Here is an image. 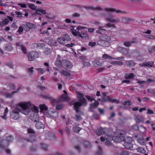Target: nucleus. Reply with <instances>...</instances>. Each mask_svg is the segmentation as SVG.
Segmentation results:
<instances>
[{
    "label": "nucleus",
    "mask_w": 155,
    "mask_h": 155,
    "mask_svg": "<svg viewBox=\"0 0 155 155\" xmlns=\"http://www.w3.org/2000/svg\"><path fill=\"white\" fill-rule=\"evenodd\" d=\"M27 107V103H19L12 110V112L10 113L11 117L14 120H18L19 117V113L20 112L25 115L28 114L30 109L26 108Z\"/></svg>",
    "instance_id": "nucleus-1"
},
{
    "label": "nucleus",
    "mask_w": 155,
    "mask_h": 155,
    "mask_svg": "<svg viewBox=\"0 0 155 155\" xmlns=\"http://www.w3.org/2000/svg\"><path fill=\"white\" fill-rule=\"evenodd\" d=\"M27 107L26 108L30 109L29 113L31 111L33 112L31 113L30 115V119L34 122L39 121V117L38 115L39 111L38 108L31 104L30 102H27Z\"/></svg>",
    "instance_id": "nucleus-2"
},
{
    "label": "nucleus",
    "mask_w": 155,
    "mask_h": 155,
    "mask_svg": "<svg viewBox=\"0 0 155 155\" xmlns=\"http://www.w3.org/2000/svg\"><path fill=\"white\" fill-rule=\"evenodd\" d=\"M102 15L108 21L110 22V23H108L106 24V26L108 27H112L114 28L116 27L115 25L112 23H117L119 22L120 21L119 18L114 19L113 18L114 17V16L113 15L110 14L109 15L105 14H103Z\"/></svg>",
    "instance_id": "nucleus-3"
},
{
    "label": "nucleus",
    "mask_w": 155,
    "mask_h": 155,
    "mask_svg": "<svg viewBox=\"0 0 155 155\" xmlns=\"http://www.w3.org/2000/svg\"><path fill=\"white\" fill-rule=\"evenodd\" d=\"M77 98L79 101L75 102L74 105L78 106V107L86 106L87 104V102L86 99L84 97V94L83 93L80 92H77Z\"/></svg>",
    "instance_id": "nucleus-4"
},
{
    "label": "nucleus",
    "mask_w": 155,
    "mask_h": 155,
    "mask_svg": "<svg viewBox=\"0 0 155 155\" xmlns=\"http://www.w3.org/2000/svg\"><path fill=\"white\" fill-rule=\"evenodd\" d=\"M123 141L124 142L123 144L124 147L127 149L132 150L133 148V145L132 143L133 140L132 138L129 137H122Z\"/></svg>",
    "instance_id": "nucleus-5"
},
{
    "label": "nucleus",
    "mask_w": 155,
    "mask_h": 155,
    "mask_svg": "<svg viewBox=\"0 0 155 155\" xmlns=\"http://www.w3.org/2000/svg\"><path fill=\"white\" fill-rule=\"evenodd\" d=\"M8 144L6 140L4 139L1 140L0 142V148L5 150V151L8 154H10L11 151L8 148Z\"/></svg>",
    "instance_id": "nucleus-6"
},
{
    "label": "nucleus",
    "mask_w": 155,
    "mask_h": 155,
    "mask_svg": "<svg viewBox=\"0 0 155 155\" xmlns=\"http://www.w3.org/2000/svg\"><path fill=\"white\" fill-rule=\"evenodd\" d=\"M46 114L48 117L54 119L58 117L59 113L57 111L52 110L46 113Z\"/></svg>",
    "instance_id": "nucleus-7"
},
{
    "label": "nucleus",
    "mask_w": 155,
    "mask_h": 155,
    "mask_svg": "<svg viewBox=\"0 0 155 155\" xmlns=\"http://www.w3.org/2000/svg\"><path fill=\"white\" fill-rule=\"evenodd\" d=\"M63 67L66 69L68 71L70 72V70L72 68L73 65L68 60H65L62 61Z\"/></svg>",
    "instance_id": "nucleus-8"
},
{
    "label": "nucleus",
    "mask_w": 155,
    "mask_h": 155,
    "mask_svg": "<svg viewBox=\"0 0 155 155\" xmlns=\"http://www.w3.org/2000/svg\"><path fill=\"white\" fill-rule=\"evenodd\" d=\"M27 55L28 61H33L35 58L38 57L39 54L36 51H32L29 52Z\"/></svg>",
    "instance_id": "nucleus-9"
},
{
    "label": "nucleus",
    "mask_w": 155,
    "mask_h": 155,
    "mask_svg": "<svg viewBox=\"0 0 155 155\" xmlns=\"http://www.w3.org/2000/svg\"><path fill=\"white\" fill-rule=\"evenodd\" d=\"M117 50L118 52L124 55H127L129 53L128 49L123 47L119 46L117 47Z\"/></svg>",
    "instance_id": "nucleus-10"
},
{
    "label": "nucleus",
    "mask_w": 155,
    "mask_h": 155,
    "mask_svg": "<svg viewBox=\"0 0 155 155\" xmlns=\"http://www.w3.org/2000/svg\"><path fill=\"white\" fill-rule=\"evenodd\" d=\"M83 8H84L87 9H90L92 10H98L102 11L103 10L102 8L100 6H97L94 7L91 6H83Z\"/></svg>",
    "instance_id": "nucleus-11"
},
{
    "label": "nucleus",
    "mask_w": 155,
    "mask_h": 155,
    "mask_svg": "<svg viewBox=\"0 0 155 155\" xmlns=\"http://www.w3.org/2000/svg\"><path fill=\"white\" fill-rule=\"evenodd\" d=\"M154 62L153 61L151 62L148 61L146 62H143L142 64H140V65L141 67H151L153 66L154 65Z\"/></svg>",
    "instance_id": "nucleus-12"
},
{
    "label": "nucleus",
    "mask_w": 155,
    "mask_h": 155,
    "mask_svg": "<svg viewBox=\"0 0 155 155\" xmlns=\"http://www.w3.org/2000/svg\"><path fill=\"white\" fill-rule=\"evenodd\" d=\"M22 86H20L18 88L16 91H13L12 93H7L6 94L5 97L7 98H11L12 97L14 94L18 93L22 88Z\"/></svg>",
    "instance_id": "nucleus-13"
},
{
    "label": "nucleus",
    "mask_w": 155,
    "mask_h": 155,
    "mask_svg": "<svg viewBox=\"0 0 155 155\" xmlns=\"http://www.w3.org/2000/svg\"><path fill=\"white\" fill-rule=\"evenodd\" d=\"M100 139L101 141L102 142L104 141L105 140L108 141V143H107V142L106 141V142L105 143L107 144L110 145V141H111V140L110 136L107 135H105L104 136V137H101Z\"/></svg>",
    "instance_id": "nucleus-14"
},
{
    "label": "nucleus",
    "mask_w": 155,
    "mask_h": 155,
    "mask_svg": "<svg viewBox=\"0 0 155 155\" xmlns=\"http://www.w3.org/2000/svg\"><path fill=\"white\" fill-rule=\"evenodd\" d=\"M48 44L51 46H57V42L56 40L51 39L50 38H48Z\"/></svg>",
    "instance_id": "nucleus-15"
},
{
    "label": "nucleus",
    "mask_w": 155,
    "mask_h": 155,
    "mask_svg": "<svg viewBox=\"0 0 155 155\" xmlns=\"http://www.w3.org/2000/svg\"><path fill=\"white\" fill-rule=\"evenodd\" d=\"M110 97H109L106 94V93L103 92V97L101 100L99 99V101H101L102 102H106L108 101V100Z\"/></svg>",
    "instance_id": "nucleus-16"
},
{
    "label": "nucleus",
    "mask_w": 155,
    "mask_h": 155,
    "mask_svg": "<svg viewBox=\"0 0 155 155\" xmlns=\"http://www.w3.org/2000/svg\"><path fill=\"white\" fill-rule=\"evenodd\" d=\"M105 128H102L100 127L96 130V133L98 135L101 136L103 134L105 133Z\"/></svg>",
    "instance_id": "nucleus-17"
},
{
    "label": "nucleus",
    "mask_w": 155,
    "mask_h": 155,
    "mask_svg": "<svg viewBox=\"0 0 155 155\" xmlns=\"http://www.w3.org/2000/svg\"><path fill=\"white\" fill-rule=\"evenodd\" d=\"M74 27H75L73 26V27L71 29V31L72 34L75 36H78L80 37H81V32H80L79 31H77L76 30L74 29Z\"/></svg>",
    "instance_id": "nucleus-18"
},
{
    "label": "nucleus",
    "mask_w": 155,
    "mask_h": 155,
    "mask_svg": "<svg viewBox=\"0 0 155 155\" xmlns=\"http://www.w3.org/2000/svg\"><path fill=\"white\" fill-rule=\"evenodd\" d=\"M100 38L101 40V41H110L111 38L110 37L106 35H101L100 37Z\"/></svg>",
    "instance_id": "nucleus-19"
},
{
    "label": "nucleus",
    "mask_w": 155,
    "mask_h": 155,
    "mask_svg": "<svg viewBox=\"0 0 155 155\" xmlns=\"http://www.w3.org/2000/svg\"><path fill=\"white\" fill-rule=\"evenodd\" d=\"M104 10L108 13L110 12H115L117 13H124L120 10H117L114 8H104Z\"/></svg>",
    "instance_id": "nucleus-20"
},
{
    "label": "nucleus",
    "mask_w": 155,
    "mask_h": 155,
    "mask_svg": "<svg viewBox=\"0 0 155 155\" xmlns=\"http://www.w3.org/2000/svg\"><path fill=\"white\" fill-rule=\"evenodd\" d=\"M28 140V141L31 142H34L36 141V138L35 134H29Z\"/></svg>",
    "instance_id": "nucleus-21"
},
{
    "label": "nucleus",
    "mask_w": 155,
    "mask_h": 155,
    "mask_svg": "<svg viewBox=\"0 0 155 155\" xmlns=\"http://www.w3.org/2000/svg\"><path fill=\"white\" fill-rule=\"evenodd\" d=\"M9 22L8 19L5 18L2 20V21H0V27L2 28L4 26L7 25Z\"/></svg>",
    "instance_id": "nucleus-22"
},
{
    "label": "nucleus",
    "mask_w": 155,
    "mask_h": 155,
    "mask_svg": "<svg viewBox=\"0 0 155 155\" xmlns=\"http://www.w3.org/2000/svg\"><path fill=\"white\" fill-rule=\"evenodd\" d=\"M126 65L128 67L134 66L136 64V63L133 60L126 61H125Z\"/></svg>",
    "instance_id": "nucleus-23"
},
{
    "label": "nucleus",
    "mask_w": 155,
    "mask_h": 155,
    "mask_svg": "<svg viewBox=\"0 0 155 155\" xmlns=\"http://www.w3.org/2000/svg\"><path fill=\"white\" fill-rule=\"evenodd\" d=\"M112 140H113L114 142L117 143H119L122 141L123 139L122 137L119 136H114L111 138Z\"/></svg>",
    "instance_id": "nucleus-24"
},
{
    "label": "nucleus",
    "mask_w": 155,
    "mask_h": 155,
    "mask_svg": "<svg viewBox=\"0 0 155 155\" xmlns=\"http://www.w3.org/2000/svg\"><path fill=\"white\" fill-rule=\"evenodd\" d=\"M110 41H100L99 42L100 43V45H102L104 47H109L110 44L109 42Z\"/></svg>",
    "instance_id": "nucleus-25"
},
{
    "label": "nucleus",
    "mask_w": 155,
    "mask_h": 155,
    "mask_svg": "<svg viewBox=\"0 0 155 155\" xmlns=\"http://www.w3.org/2000/svg\"><path fill=\"white\" fill-rule=\"evenodd\" d=\"M35 127L38 129L44 128L45 127L44 125L41 122H38L35 125Z\"/></svg>",
    "instance_id": "nucleus-26"
},
{
    "label": "nucleus",
    "mask_w": 155,
    "mask_h": 155,
    "mask_svg": "<svg viewBox=\"0 0 155 155\" xmlns=\"http://www.w3.org/2000/svg\"><path fill=\"white\" fill-rule=\"evenodd\" d=\"M92 62L94 66L95 67L101 66L102 64L101 62L97 60H94Z\"/></svg>",
    "instance_id": "nucleus-27"
},
{
    "label": "nucleus",
    "mask_w": 155,
    "mask_h": 155,
    "mask_svg": "<svg viewBox=\"0 0 155 155\" xmlns=\"http://www.w3.org/2000/svg\"><path fill=\"white\" fill-rule=\"evenodd\" d=\"M73 131L76 133H79L80 131L82 130V128L78 126H74L72 127Z\"/></svg>",
    "instance_id": "nucleus-28"
},
{
    "label": "nucleus",
    "mask_w": 155,
    "mask_h": 155,
    "mask_svg": "<svg viewBox=\"0 0 155 155\" xmlns=\"http://www.w3.org/2000/svg\"><path fill=\"white\" fill-rule=\"evenodd\" d=\"M5 49L8 51H11L13 50V47L10 44H6L5 45Z\"/></svg>",
    "instance_id": "nucleus-29"
},
{
    "label": "nucleus",
    "mask_w": 155,
    "mask_h": 155,
    "mask_svg": "<svg viewBox=\"0 0 155 155\" xmlns=\"http://www.w3.org/2000/svg\"><path fill=\"white\" fill-rule=\"evenodd\" d=\"M24 26H25V25H23ZM26 26L28 27L29 29L31 28H35V26L33 24L29 22H26Z\"/></svg>",
    "instance_id": "nucleus-30"
},
{
    "label": "nucleus",
    "mask_w": 155,
    "mask_h": 155,
    "mask_svg": "<svg viewBox=\"0 0 155 155\" xmlns=\"http://www.w3.org/2000/svg\"><path fill=\"white\" fill-rule=\"evenodd\" d=\"M135 76V75L134 73H131L129 74H126L125 76V78L126 79H131L133 78Z\"/></svg>",
    "instance_id": "nucleus-31"
},
{
    "label": "nucleus",
    "mask_w": 155,
    "mask_h": 155,
    "mask_svg": "<svg viewBox=\"0 0 155 155\" xmlns=\"http://www.w3.org/2000/svg\"><path fill=\"white\" fill-rule=\"evenodd\" d=\"M99 103L97 101H95V102L94 103H91L90 104V108L93 109L95 107H97L99 105Z\"/></svg>",
    "instance_id": "nucleus-32"
},
{
    "label": "nucleus",
    "mask_w": 155,
    "mask_h": 155,
    "mask_svg": "<svg viewBox=\"0 0 155 155\" xmlns=\"http://www.w3.org/2000/svg\"><path fill=\"white\" fill-rule=\"evenodd\" d=\"M74 105V109L75 110L76 112L77 113H80V114H84L81 111L80 108H79L80 107H78V106H75V105Z\"/></svg>",
    "instance_id": "nucleus-33"
},
{
    "label": "nucleus",
    "mask_w": 155,
    "mask_h": 155,
    "mask_svg": "<svg viewBox=\"0 0 155 155\" xmlns=\"http://www.w3.org/2000/svg\"><path fill=\"white\" fill-rule=\"evenodd\" d=\"M55 64L58 68H61L63 67L62 61L60 60H57L55 61Z\"/></svg>",
    "instance_id": "nucleus-34"
},
{
    "label": "nucleus",
    "mask_w": 155,
    "mask_h": 155,
    "mask_svg": "<svg viewBox=\"0 0 155 155\" xmlns=\"http://www.w3.org/2000/svg\"><path fill=\"white\" fill-rule=\"evenodd\" d=\"M41 148L44 150L47 151L48 150V145L43 143H41L40 144Z\"/></svg>",
    "instance_id": "nucleus-35"
},
{
    "label": "nucleus",
    "mask_w": 155,
    "mask_h": 155,
    "mask_svg": "<svg viewBox=\"0 0 155 155\" xmlns=\"http://www.w3.org/2000/svg\"><path fill=\"white\" fill-rule=\"evenodd\" d=\"M62 37L65 41H68L71 40V38L70 36L67 34H63Z\"/></svg>",
    "instance_id": "nucleus-36"
},
{
    "label": "nucleus",
    "mask_w": 155,
    "mask_h": 155,
    "mask_svg": "<svg viewBox=\"0 0 155 155\" xmlns=\"http://www.w3.org/2000/svg\"><path fill=\"white\" fill-rule=\"evenodd\" d=\"M58 42L61 45H64L65 43V41L62 37H60L57 39Z\"/></svg>",
    "instance_id": "nucleus-37"
},
{
    "label": "nucleus",
    "mask_w": 155,
    "mask_h": 155,
    "mask_svg": "<svg viewBox=\"0 0 155 155\" xmlns=\"http://www.w3.org/2000/svg\"><path fill=\"white\" fill-rule=\"evenodd\" d=\"M135 120L137 123H139L141 122L140 118L141 117L139 115H135Z\"/></svg>",
    "instance_id": "nucleus-38"
},
{
    "label": "nucleus",
    "mask_w": 155,
    "mask_h": 155,
    "mask_svg": "<svg viewBox=\"0 0 155 155\" xmlns=\"http://www.w3.org/2000/svg\"><path fill=\"white\" fill-rule=\"evenodd\" d=\"M27 4L28 5V7L31 9L34 10H36L37 6L35 5L34 4L28 3Z\"/></svg>",
    "instance_id": "nucleus-39"
},
{
    "label": "nucleus",
    "mask_w": 155,
    "mask_h": 155,
    "mask_svg": "<svg viewBox=\"0 0 155 155\" xmlns=\"http://www.w3.org/2000/svg\"><path fill=\"white\" fill-rule=\"evenodd\" d=\"M142 138H138L137 139L138 142L141 145H144L145 144V141L143 139V137H142Z\"/></svg>",
    "instance_id": "nucleus-40"
},
{
    "label": "nucleus",
    "mask_w": 155,
    "mask_h": 155,
    "mask_svg": "<svg viewBox=\"0 0 155 155\" xmlns=\"http://www.w3.org/2000/svg\"><path fill=\"white\" fill-rule=\"evenodd\" d=\"M93 95H92L91 96L88 95H86L85 96V97L87 98L88 101L90 102H92L93 101H95V99L94 98H93Z\"/></svg>",
    "instance_id": "nucleus-41"
},
{
    "label": "nucleus",
    "mask_w": 155,
    "mask_h": 155,
    "mask_svg": "<svg viewBox=\"0 0 155 155\" xmlns=\"http://www.w3.org/2000/svg\"><path fill=\"white\" fill-rule=\"evenodd\" d=\"M52 49L49 48H46L44 51V53L46 54H49L51 52Z\"/></svg>",
    "instance_id": "nucleus-42"
},
{
    "label": "nucleus",
    "mask_w": 155,
    "mask_h": 155,
    "mask_svg": "<svg viewBox=\"0 0 155 155\" xmlns=\"http://www.w3.org/2000/svg\"><path fill=\"white\" fill-rule=\"evenodd\" d=\"M5 65L9 67L12 69H13L14 67V65L12 62L9 61L6 63Z\"/></svg>",
    "instance_id": "nucleus-43"
},
{
    "label": "nucleus",
    "mask_w": 155,
    "mask_h": 155,
    "mask_svg": "<svg viewBox=\"0 0 155 155\" xmlns=\"http://www.w3.org/2000/svg\"><path fill=\"white\" fill-rule=\"evenodd\" d=\"M98 151L96 154L95 155H102V148L100 146H98Z\"/></svg>",
    "instance_id": "nucleus-44"
},
{
    "label": "nucleus",
    "mask_w": 155,
    "mask_h": 155,
    "mask_svg": "<svg viewBox=\"0 0 155 155\" xmlns=\"http://www.w3.org/2000/svg\"><path fill=\"white\" fill-rule=\"evenodd\" d=\"M21 50L24 54H26L27 53V49L24 46V45H21Z\"/></svg>",
    "instance_id": "nucleus-45"
},
{
    "label": "nucleus",
    "mask_w": 155,
    "mask_h": 155,
    "mask_svg": "<svg viewBox=\"0 0 155 155\" xmlns=\"http://www.w3.org/2000/svg\"><path fill=\"white\" fill-rule=\"evenodd\" d=\"M108 102H111L112 103H115L118 104L120 102V101L118 100H116L114 99H112V98H110L108 100Z\"/></svg>",
    "instance_id": "nucleus-46"
},
{
    "label": "nucleus",
    "mask_w": 155,
    "mask_h": 155,
    "mask_svg": "<svg viewBox=\"0 0 155 155\" xmlns=\"http://www.w3.org/2000/svg\"><path fill=\"white\" fill-rule=\"evenodd\" d=\"M137 150L138 152L143 153L146 152V150L143 147H139L137 149Z\"/></svg>",
    "instance_id": "nucleus-47"
},
{
    "label": "nucleus",
    "mask_w": 155,
    "mask_h": 155,
    "mask_svg": "<svg viewBox=\"0 0 155 155\" xmlns=\"http://www.w3.org/2000/svg\"><path fill=\"white\" fill-rule=\"evenodd\" d=\"M61 73L63 75L67 76H70L71 74L68 72L62 70L61 71Z\"/></svg>",
    "instance_id": "nucleus-48"
},
{
    "label": "nucleus",
    "mask_w": 155,
    "mask_h": 155,
    "mask_svg": "<svg viewBox=\"0 0 155 155\" xmlns=\"http://www.w3.org/2000/svg\"><path fill=\"white\" fill-rule=\"evenodd\" d=\"M84 144L85 147L86 148H90L91 147V143L87 141H84Z\"/></svg>",
    "instance_id": "nucleus-49"
},
{
    "label": "nucleus",
    "mask_w": 155,
    "mask_h": 155,
    "mask_svg": "<svg viewBox=\"0 0 155 155\" xmlns=\"http://www.w3.org/2000/svg\"><path fill=\"white\" fill-rule=\"evenodd\" d=\"M102 57L104 58H105L106 59H113V57H111L110 56L107 54H104L103 55Z\"/></svg>",
    "instance_id": "nucleus-50"
},
{
    "label": "nucleus",
    "mask_w": 155,
    "mask_h": 155,
    "mask_svg": "<svg viewBox=\"0 0 155 155\" xmlns=\"http://www.w3.org/2000/svg\"><path fill=\"white\" fill-rule=\"evenodd\" d=\"M111 63L119 65H122L123 64V62L122 61H111Z\"/></svg>",
    "instance_id": "nucleus-51"
},
{
    "label": "nucleus",
    "mask_w": 155,
    "mask_h": 155,
    "mask_svg": "<svg viewBox=\"0 0 155 155\" xmlns=\"http://www.w3.org/2000/svg\"><path fill=\"white\" fill-rule=\"evenodd\" d=\"M40 108L42 111H46L48 109L47 107L44 104L40 105Z\"/></svg>",
    "instance_id": "nucleus-52"
},
{
    "label": "nucleus",
    "mask_w": 155,
    "mask_h": 155,
    "mask_svg": "<svg viewBox=\"0 0 155 155\" xmlns=\"http://www.w3.org/2000/svg\"><path fill=\"white\" fill-rule=\"evenodd\" d=\"M13 137L12 136H9L6 137V140L8 142H12L13 141Z\"/></svg>",
    "instance_id": "nucleus-53"
},
{
    "label": "nucleus",
    "mask_w": 155,
    "mask_h": 155,
    "mask_svg": "<svg viewBox=\"0 0 155 155\" xmlns=\"http://www.w3.org/2000/svg\"><path fill=\"white\" fill-rule=\"evenodd\" d=\"M74 117H75V120L77 121H79L82 119L80 114L79 115L75 114Z\"/></svg>",
    "instance_id": "nucleus-54"
},
{
    "label": "nucleus",
    "mask_w": 155,
    "mask_h": 155,
    "mask_svg": "<svg viewBox=\"0 0 155 155\" xmlns=\"http://www.w3.org/2000/svg\"><path fill=\"white\" fill-rule=\"evenodd\" d=\"M123 44L124 46L127 47H130L132 45L130 41H125L124 42Z\"/></svg>",
    "instance_id": "nucleus-55"
},
{
    "label": "nucleus",
    "mask_w": 155,
    "mask_h": 155,
    "mask_svg": "<svg viewBox=\"0 0 155 155\" xmlns=\"http://www.w3.org/2000/svg\"><path fill=\"white\" fill-rule=\"evenodd\" d=\"M81 38H88V35L86 33H84L83 32H81Z\"/></svg>",
    "instance_id": "nucleus-56"
},
{
    "label": "nucleus",
    "mask_w": 155,
    "mask_h": 155,
    "mask_svg": "<svg viewBox=\"0 0 155 155\" xmlns=\"http://www.w3.org/2000/svg\"><path fill=\"white\" fill-rule=\"evenodd\" d=\"M123 104L125 106H126L127 105L128 106H131L132 104V102L130 100H128L127 101H124Z\"/></svg>",
    "instance_id": "nucleus-57"
},
{
    "label": "nucleus",
    "mask_w": 155,
    "mask_h": 155,
    "mask_svg": "<svg viewBox=\"0 0 155 155\" xmlns=\"http://www.w3.org/2000/svg\"><path fill=\"white\" fill-rule=\"evenodd\" d=\"M147 91L148 93L153 94L155 96V89H147Z\"/></svg>",
    "instance_id": "nucleus-58"
},
{
    "label": "nucleus",
    "mask_w": 155,
    "mask_h": 155,
    "mask_svg": "<svg viewBox=\"0 0 155 155\" xmlns=\"http://www.w3.org/2000/svg\"><path fill=\"white\" fill-rule=\"evenodd\" d=\"M132 20L129 18H123V21H124L126 23H128L132 21Z\"/></svg>",
    "instance_id": "nucleus-59"
},
{
    "label": "nucleus",
    "mask_w": 155,
    "mask_h": 155,
    "mask_svg": "<svg viewBox=\"0 0 155 155\" xmlns=\"http://www.w3.org/2000/svg\"><path fill=\"white\" fill-rule=\"evenodd\" d=\"M16 14L17 15V17L18 18H21L22 17H24L25 16H22V14L20 12L16 11L15 12Z\"/></svg>",
    "instance_id": "nucleus-60"
},
{
    "label": "nucleus",
    "mask_w": 155,
    "mask_h": 155,
    "mask_svg": "<svg viewBox=\"0 0 155 155\" xmlns=\"http://www.w3.org/2000/svg\"><path fill=\"white\" fill-rule=\"evenodd\" d=\"M28 132L29 134H35V133L33 129L31 128L28 129Z\"/></svg>",
    "instance_id": "nucleus-61"
},
{
    "label": "nucleus",
    "mask_w": 155,
    "mask_h": 155,
    "mask_svg": "<svg viewBox=\"0 0 155 155\" xmlns=\"http://www.w3.org/2000/svg\"><path fill=\"white\" fill-rule=\"evenodd\" d=\"M40 33L41 34H46L48 36L50 35V33L48 32V30L42 31L41 29L40 30Z\"/></svg>",
    "instance_id": "nucleus-62"
},
{
    "label": "nucleus",
    "mask_w": 155,
    "mask_h": 155,
    "mask_svg": "<svg viewBox=\"0 0 155 155\" xmlns=\"http://www.w3.org/2000/svg\"><path fill=\"white\" fill-rule=\"evenodd\" d=\"M145 36L147 38H148L151 40H154L155 38L154 36L150 35H145Z\"/></svg>",
    "instance_id": "nucleus-63"
},
{
    "label": "nucleus",
    "mask_w": 155,
    "mask_h": 155,
    "mask_svg": "<svg viewBox=\"0 0 155 155\" xmlns=\"http://www.w3.org/2000/svg\"><path fill=\"white\" fill-rule=\"evenodd\" d=\"M50 100L51 101V103L53 104H56L58 103V100H56L55 99H54L52 97H51Z\"/></svg>",
    "instance_id": "nucleus-64"
}]
</instances>
